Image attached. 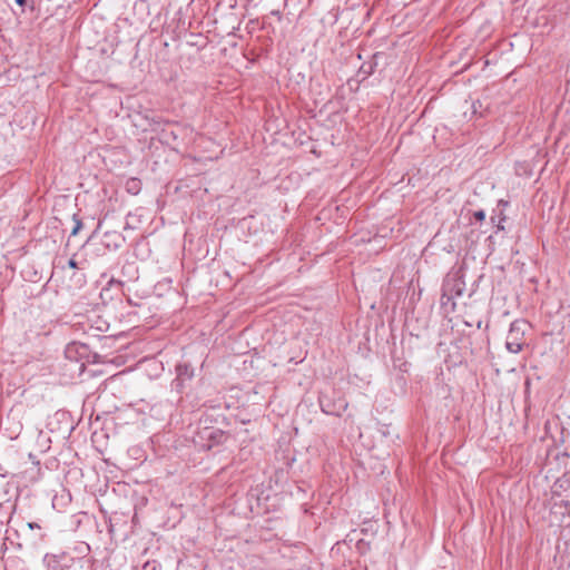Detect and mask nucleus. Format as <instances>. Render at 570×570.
<instances>
[{"instance_id": "obj_2", "label": "nucleus", "mask_w": 570, "mask_h": 570, "mask_svg": "<svg viewBox=\"0 0 570 570\" xmlns=\"http://www.w3.org/2000/svg\"><path fill=\"white\" fill-rule=\"evenodd\" d=\"M464 284L459 279L446 281L442 287V296H441V305L442 308L446 306L449 303L452 305V309L455 306L453 302L454 296H461L463 293Z\"/></svg>"}, {"instance_id": "obj_4", "label": "nucleus", "mask_w": 570, "mask_h": 570, "mask_svg": "<svg viewBox=\"0 0 570 570\" xmlns=\"http://www.w3.org/2000/svg\"><path fill=\"white\" fill-rule=\"evenodd\" d=\"M45 562L47 563V570H63V564L56 554H46Z\"/></svg>"}, {"instance_id": "obj_1", "label": "nucleus", "mask_w": 570, "mask_h": 570, "mask_svg": "<svg viewBox=\"0 0 570 570\" xmlns=\"http://www.w3.org/2000/svg\"><path fill=\"white\" fill-rule=\"evenodd\" d=\"M528 326L523 320H515L511 323L510 330L505 341V347L510 353H519L522 351L525 340L524 332Z\"/></svg>"}, {"instance_id": "obj_7", "label": "nucleus", "mask_w": 570, "mask_h": 570, "mask_svg": "<svg viewBox=\"0 0 570 570\" xmlns=\"http://www.w3.org/2000/svg\"><path fill=\"white\" fill-rule=\"evenodd\" d=\"M473 217L476 220L482 222L485 218V213L483 210H476V212H474Z\"/></svg>"}, {"instance_id": "obj_9", "label": "nucleus", "mask_w": 570, "mask_h": 570, "mask_svg": "<svg viewBox=\"0 0 570 570\" xmlns=\"http://www.w3.org/2000/svg\"><path fill=\"white\" fill-rule=\"evenodd\" d=\"M14 1L21 8L26 7L28 3V0H14Z\"/></svg>"}, {"instance_id": "obj_10", "label": "nucleus", "mask_w": 570, "mask_h": 570, "mask_svg": "<svg viewBox=\"0 0 570 570\" xmlns=\"http://www.w3.org/2000/svg\"><path fill=\"white\" fill-rule=\"evenodd\" d=\"M28 525H29L31 529H33V528H39V525H38L37 523H29Z\"/></svg>"}, {"instance_id": "obj_6", "label": "nucleus", "mask_w": 570, "mask_h": 570, "mask_svg": "<svg viewBox=\"0 0 570 570\" xmlns=\"http://www.w3.org/2000/svg\"><path fill=\"white\" fill-rule=\"evenodd\" d=\"M75 218V227L72 228L71 230V236H75L78 234V232L81 229L82 227V223L80 219L76 218V216H73Z\"/></svg>"}, {"instance_id": "obj_8", "label": "nucleus", "mask_w": 570, "mask_h": 570, "mask_svg": "<svg viewBox=\"0 0 570 570\" xmlns=\"http://www.w3.org/2000/svg\"><path fill=\"white\" fill-rule=\"evenodd\" d=\"M68 266H69L70 268H77V267H78V264H77V262H76V259H75V258H70V259L68 261Z\"/></svg>"}, {"instance_id": "obj_3", "label": "nucleus", "mask_w": 570, "mask_h": 570, "mask_svg": "<svg viewBox=\"0 0 570 570\" xmlns=\"http://www.w3.org/2000/svg\"><path fill=\"white\" fill-rule=\"evenodd\" d=\"M318 401L322 411L330 415H341L347 407V403L343 400L338 402H331L325 395H321Z\"/></svg>"}, {"instance_id": "obj_5", "label": "nucleus", "mask_w": 570, "mask_h": 570, "mask_svg": "<svg viewBox=\"0 0 570 570\" xmlns=\"http://www.w3.org/2000/svg\"><path fill=\"white\" fill-rule=\"evenodd\" d=\"M140 181L138 179H131L127 183L128 191L136 194L139 190Z\"/></svg>"}]
</instances>
